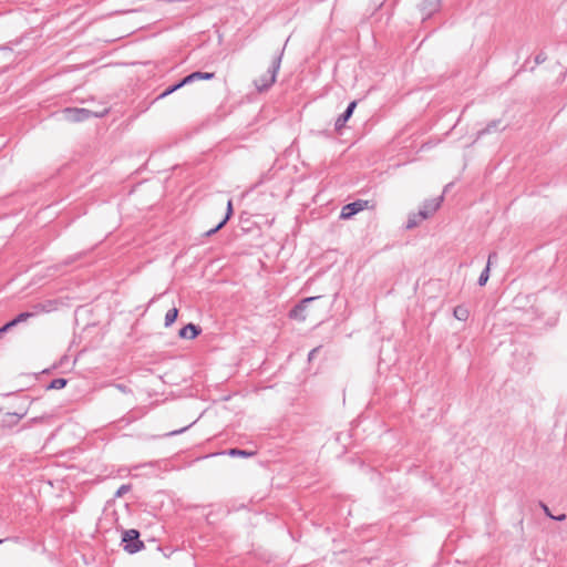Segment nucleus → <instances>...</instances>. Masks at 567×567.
Masks as SVG:
<instances>
[{
	"instance_id": "6",
	"label": "nucleus",
	"mask_w": 567,
	"mask_h": 567,
	"mask_svg": "<svg viewBox=\"0 0 567 567\" xmlns=\"http://www.w3.org/2000/svg\"><path fill=\"white\" fill-rule=\"evenodd\" d=\"M319 297H308V298H305L302 299L298 305H296L290 311H289V318L291 319H297L299 321H305L306 320V315H305V311H306V308H307V305L316 299H318Z\"/></svg>"
},
{
	"instance_id": "24",
	"label": "nucleus",
	"mask_w": 567,
	"mask_h": 567,
	"mask_svg": "<svg viewBox=\"0 0 567 567\" xmlns=\"http://www.w3.org/2000/svg\"><path fill=\"white\" fill-rule=\"evenodd\" d=\"M10 329H12L11 324L7 322L4 326L0 328V338L8 332Z\"/></svg>"
},
{
	"instance_id": "17",
	"label": "nucleus",
	"mask_w": 567,
	"mask_h": 567,
	"mask_svg": "<svg viewBox=\"0 0 567 567\" xmlns=\"http://www.w3.org/2000/svg\"><path fill=\"white\" fill-rule=\"evenodd\" d=\"M255 454H256V452L239 450V449H230L228 451V455H230V456L251 457Z\"/></svg>"
},
{
	"instance_id": "21",
	"label": "nucleus",
	"mask_w": 567,
	"mask_h": 567,
	"mask_svg": "<svg viewBox=\"0 0 567 567\" xmlns=\"http://www.w3.org/2000/svg\"><path fill=\"white\" fill-rule=\"evenodd\" d=\"M130 489H131V485H128V484H123V485H121V486H120V488L116 491L115 496L121 497V496H123L124 494H126L127 492H130Z\"/></svg>"
},
{
	"instance_id": "25",
	"label": "nucleus",
	"mask_w": 567,
	"mask_h": 567,
	"mask_svg": "<svg viewBox=\"0 0 567 567\" xmlns=\"http://www.w3.org/2000/svg\"><path fill=\"white\" fill-rule=\"evenodd\" d=\"M320 350V347H317V348H313L310 352H309V355H308V359L311 361L316 354L319 352Z\"/></svg>"
},
{
	"instance_id": "30",
	"label": "nucleus",
	"mask_w": 567,
	"mask_h": 567,
	"mask_svg": "<svg viewBox=\"0 0 567 567\" xmlns=\"http://www.w3.org/2000/svg\"><path fill=\"white\" fill-rule=\"evenodd\" d=\"M2 542H3V540H2V539H0V544H1Z\"/></svg>"
},
{
	"instance_id": "19",
	"label": "nucleus",
	"mask_w": 567,
	"mask_h": 567,
	"mask_svg": "<svg viewBox=\"0 0 567 567\" xmlns=\"http://www.w3.org/2000/svg\"><path fill=\"white\" fill-rule=\"evenodd\" d=\"M192 76L194 78V81H197V80H212L215 78V73L214 72H193L192 73Z\"/></svg>"
},
{
	"instance_id": "5",
	"label": "nucleus",
	"mask_w": 567,
	"mask_h": 567,
	"mask_svg": "<svg viewBox=\"0 0 567 567\" xmlns=\"http://www.w3.org/2000/svg\"><path fill=\"white\" fill-rule=\"evenodd\" d=\"M442 202L443 196L425 200L419 210L420 219L431 217L440 208Z\"/></svg>"
},
{
	"instance_id": "16",
	"label": "nucleus",
	"mask_w": 567,
	"mask_h": 567,
	"mask_svg": "<svg viewBox=\"0 0 567 567\" xmlns=\"http://www.w3.org/2000/svg\"><path fill=\"white\" fill-rule=\"evenodd\" d=\"M66 383H68L66 379H63V378L53 379L49 383L47 389H49V390H60V389H63L66 385Z\"/></svg>"
},
{
	"instance_id": "3",
	"label": "nucleus",
	"mask_w": 567,
	"mask_h": 567,
	"mask_svg": "<svg viewBox=\"0 0 567 567\" xmlns=\"http://www.w3.org/2000/svg\"><path fill=\"white\" fill-rule=\"evenodd\" d=\"M64 118L72 123L83 122L92 116H101L102 114L94 113L87 109L68 107L63 111Z\"/></svg>"
},
{
	"instance_id": "10",
	"label": "nucleus",
	"mask_w": 567,
	"mask_h": 567,
	"mask_svg": "<svg viewBox=\"0 0 567 567\" xmlns=\"http://www.w3.org/2000/svg\"><path fill=\"white\" fill-rule=\"evenodd\" d=\"M231 215H233V202H231V199H229L227 203V212H226L225 218L216 227L207 230L205 233V235L212 236L215 233H217L220 228H223L225 226V224L228 221V219L230 218Z\"/></svg>"
},
{
	"instance_id": "22",
	"label": "nucleus",
	"mask_w": 567,
	"mask_h": 567,
	"mask_svg": "<svg viewBox=\"0 0 567 567\" xmlns=\"http://www.w3.org/2000/svg\"><path fill=\"white\" fill-rule=\"evenodd\" d=\"M194 78L192 76V73L185 76L182 81L178 82L179 87H183L186 84L193 83Z\"/></svg>"
},
{
	"instance_id": "4",
	"label": "nucleus",
	"mask_w": 567,
	"mask_h": 567,
	"mask_svg": "<svg viewBox=\"0 0 567 567\" xmlns=\"http://www.w3.org/2000/svg\"><path fill=\"white\" fill-rule=\"evenodd\" d=\"M369 204L370 202L364 199H358L355 202L347 204L342 207L340 217L342 219H349L355 214L362 212L363 209L369 208Z\"/></svg>"
},
{
	"instance_id": "1",
	"label": "nucleus",
	"mask_w": 567,
	"mask_h": 567,
	"mask_svg": "<svg viewBox=\"0 0 567 567\" xmlns=\"http://www.w3.org/2000/svg\"><path fill=\"white\" fill-rule=\"evenodd\" d=\"M285 48L277 51L267 73L255 80V86L259 92L267 91L276 82L277 73L280 69Z\"/></svg>"
},
{
	"instance_id": "20",
	"label": "nucleus",
	"mask_w": 567,
	"mask_h": 567,
	"mask_svg": "<svg viewBox=\"0 0 567 567\" xmlns=\"http://www.w3.org/2000/svg\"><path fill=\"white\" fill-rule=\"evenodd\" d=\"M181 89L178 83L168 86L163 93L159 94L158 99H163L175 92L176 90Z\"/></svg>"
},
{
	"instance_id": "11",
	"label": "nucleus",
	"mask_w": 567,
	"mask_h": 567,
	"mask_svg": "<svg viewBox=\"0 0 567 567\" xmlns=\"http://www.w3.org/2000/svg\"><path fill=\"white\" fill-rule=\"evenodd\" d=\"M440 0H424L421 4V10L425 16H431L439 7Z\"/></svg>"
},
{
	"instance_id": "2",
	"label": "nucleus",
	"mask_w": 567,
	"mask_h": 567,
	"mask_svg": "<svg viewBox=\"0 0 567 567\" xmlns=\"http://www.w3.org/2000/svg\"><path fill=\"white\" fill-rule=\"evenodd\" d=\"M122 543L124 544V550L128 554H135L144 548L143 542L140 540V533L136 529L123 532Z\"/></svg>"
},
{
	"instance_id": "15",
	"label": "nucleus",
	"mask_w": 567,
	"mask_h": 567,
	"mask_svg": "<svg viewBox=\"0 0 567 567\" xmlns=\"http://www.w3.org/2000/svg\"><path fill=\"white\" fill-rule=\"evenodd\" d=\"M34 316V313L32 312H21L20 315H18L14 319H12L11 321H9V323L11 324V327H16L17 324H19L20 322H24L27 321L29 318H32Z\"/></svg>"
},
{
	"instance_id": "12",
	"label": "nucleus",
	"mask_w": 567,
	"mask_h": 567,
	"mask_svg": "<svg viewBox=\"0 0 567 567\" xmlns=\"http://www.w3.org/2000/svg\"><path fill=\"white\" fill-rule=\"evenodd\" d=\"M501 120L491 121L485 128L477 132V137L492 133L493 131L497 130Z\"/></svg>"
},
{
	"instance_id": "27",
	"label": "nucleus",
	"mask_w": 567,
	"mask_h": 567,
	"mask_svg": "<svg viewBox=\"0 0 567 567\" xmlns=\"http://www.w3.org/2000/svg\"><path fill=\"white\" fill-rule=\"evenodd\" d=\"M551 519H555V520H558V522H563L566 519V514H560L558 516H554L551 517Z\"/></svg>"
},
{
	"instance_id": "9",
	"label": "nucleus",
	"mask_w": 567,
	"mask_h": 567,
	"mask_svg": "<svg viewBox=\"0 0 567 567\" xmlns=\"http://www.w3.org/2000/svg\"><path fill=\"white\" fill-rule=\"evenodd\" d=\"M497 258V254L496 252H491L488 255V259H487V265L486 267L484 268V270L481 272L480 277H478V281L477 284L480 286H485L488 278H489V267H491V264L494 259Z\"/></svg>"
},
{
	"instance_id": "18",
	"label": "nucleus",
	"mask_w": 567,
	"mask_h": 567,
	"mask_svg": "<svg viewBox=\"0 0 567 567\" xmlns=\"http://www.w3.org/2000/svg\"><path fill=\"white\" fill-rule=\"evenodd\" d=\"M423 219H420L419 212L416 214H411L406 221V229H412L416 227Z\"/></svg>"
},
{
	"instance_id": "13",
	"label": "nucleus",
	"mask_w": 567,
	"mask_h": 567,
	"mask_svg": "<svg viewBox=\"0 0 567 567\" xmlns=\"http://www.w3.org/2000/svg\"><path fill=\"white\" fill-rule=\"evenodd\" d=\"M453 315L457 320L465 321L468 319L470 312L467 308L463 306H457L454 308Z\"/></svg>"
},
{
	"instance_id": "29",
	"label": "nucleus",
	"mask_w": 567,
	"mask_h": 567,
	"mask_svg": "<svg viewBox=\"0 0 567 567\" xmlns=\"http://www.w3.org/2000/svg\"><path fill=\"white\" fill-rule=\"evenodd\" d=\"M116 386H117V389H120L122 392H125V391H126V386H125V385H123V384H117Z\"/></svg>"
},
{
	"instance_id": "26",
	"label": "nucleus",
	"mask_w": 567,
	"mask_h": 567,
	"mask_svg": "<svg viewBox=\"0 0 567 567\" xmlns=\"http://www.w3.org/2000/svg\"><path fill=\"white\" fill-rule=\"evenodd\" d=\"M540 506H542V508H543L544 513L546 514V516H548L549 518H551V517H553V514L550 513V511H549L548 506H547L546 504H544V503H540Z\"/></svg>"
},
{
	"instance_id": "8",
	"label": "nucleus",
	"mask_w": 567,
	"mask_h": 567,
	"mask_svg": "<svg viewBox=\"0 0 567 567\" xmlns=\"http://www.w3.org/2000/svg\"><path fill=\"white\" fill-rule=\"evenodd\" d=\"M202 332L200 328L194 323H188L184 326L179 332L178 336L182 339H195L199 333Z\"/></svg>"
},
{
	"instance_id": "7",
	"label": "nucleus",
	"mask_w": 567,
	"mask_h": 567,
	"mask_svg": "<svg viewBox=\"0 0 567 567\" xmlns=\"http://www.w3.org/2000/svg\"><path fill=\"white\" fill-rule=\"evenodd\" d=\"M355 106H357V102L352 101L348 105L346 111L341 115H339V117L336 120V123H334L336 131H340L341 128L344 127V125L348 122V120L352 116Z\"/></svg>"
},
{
	"instance_id": "23",
	"label": "nucleus",
	"mask_w": 567,
	"mask_h": 567,
	"mask_svg": "<svg viewBox=\"0 0 567 567\" xmlns=\"http://www.w3.org/2000/svg\"><path fill=\"white\" fill-rule=\"evenodd\" d=\"M192 425H193V423H192V424H189V425H187V426H184V427H182V429H179V430L172 431V432L167 433L166 435H167V436L178 435V434H181V433H184V432H185L186 430H188Z\"/></svg>"
},
{
	"instance_id": "28",
	"label": "nucleus",
	"mask_w": 567,
	"mask_h": 567,
	"mask_svg": "<svg viewBox=\"0 0 567 567\" xmlns=\"http://www.w3.org/2000/svg\"><path fill=\"white\" fill-rule=\"evenodd\" d=\"M535 60H536V63L539 64L545 61V58L542 54H538Z\"/></svg>"
},
{
	"instance_id": "14",
	"label": "nucleus",
	"mask_w": 567,
	"mask_h": 567,
	"mask_svg": "<svg viewBox=\"0 0 567 567\" xmlns=\"http://www.w3.org/2000/svg\"><path fill=\"white\" fill-rule=\"evenodd\" d=\"M177 316H178L177 308L169 309L165 315V327L172 326L176 321Z\"/></svg>"
}]
</instances>
